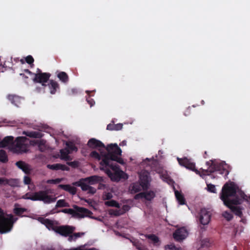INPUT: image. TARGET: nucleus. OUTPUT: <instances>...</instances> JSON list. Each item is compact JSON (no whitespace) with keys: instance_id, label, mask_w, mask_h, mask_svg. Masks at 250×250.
<instances>
[{"instance_id":"nucleus-1","label":"nucleus","mask_w":250,"mask_h":250,"mask_svg":"<svg viewBox=\"0 0 250 250\" xmlns=\"http://www.w3.org/2000/svg\"><path fill=\"white\" fill-rule=\"evenodd\" d=\"M100 154L96 151L91 152V157L98 160L102 159L100 162V169L104 170L111 180L119 181L123 177L124 172L120 170L118 166L113 165L112 161H116L123 164V160L120 157L122 150L116 144L108 145L105 149L99 150Z\"/></svg>"},{"instance_id":"nucleus-2","label":"nucleus","mask_w":250,"mask_h":250,"mask_svg":"<svg viewBox=\"0 0 250 250\" xmlns=\"http://www.w3.org/2000/svg\"><path fill=\"white\" fill-rule=\"evenodd\" d=\"M245 193L235 185L233 183H226L223 187L220 198L224 205L229 208L236 215L241 216L242 211L238 207L233 205L240 204L245 198Z\"/></svg>"},{"instance_id":"nucleus-3","label":"nucleus","mask_w":250,"mask_h":250,"mask_svg":"<svg viewBox=\"0 0 250 250\" xmlns=\"http://www.w3.org/2000/svg\"><path fill=\"white\" fill-rule=\"evenodd\" d=\"M53 189H47L35 192H28L23 195L22 198L34 201H42L44 204H50L54 202L56 200L57 197L53 195Z\"/></svg>"},{"instance_id":"nucleus-4","label":"nucleus","mask_w":250,"mask_h":250,"mask_svg":"<svg viewBox=\"0 0 250 250\" xmlns=\"http://www.w3.org/2000/svg\"><path fill=\"white\" fill-rule=\"evenodd\" d=\"M17 220L18 218L14 217L11 214L5 213L0 208V233L10 232L12 229L14 223Z\"/></svg>"},{"instance_id":"nucleus-5","label":"nucleus","mask_w":250,"mask_h":250,"mask_svg":"<svg viewBox=\"0 0 250 250\" xmlns=\"http://www.w3.org/2000/svg\"><path fill=\"white\" fill-rule=\"evenodd\" d=\"M42 223L45 225L49 229L53 230L56 232L65 237L75 230V228L73 227L68 226H55L54 222L48 219H42Z\"/></svg>"},{"instance_id":"nucleus-6","label":"nucleus","mask_w":250,"mask_h":250,"mask_svg":"<svg viewBox=\"0 0 250 250\" xmlns=\"http://www.w3.org/2000/svg\"><path fill=\"white\" fill-rule=\"evenodd\" d=\"M29 140L25 137H19L11 145L10 150L13 152L21 153L28 150Z\"/></svg>"},{"instance_id":"nucleus-7","label":"nucleus","mask_w":250,"mask_h":250,"mask_svg":"<svg viewBox=\"0 0 250 250\" xmlns=\"http://www.w3.org/2000/svg\"><path fill=\"white\" fill-rule=\"evenodd\" d=\"M74 209L65 208L62 210V212L72 215V216L79 217L84 218L86 216H90L92 212L83 208L78 207L76 206L74 207Z\"/></svg>"},{"instance_id":"nucleus-8","label":"nucleus","mask_w":250,"mask_h":250,"mask_svg":"<svg viewBox=\"0 0 250 250\" xmlns=\"http://www.w3.org/2000/svg\"><path fill=\"white\" fill-rule=\"evenodd\" d=\"M139 174L140 182L141 184L143 189L147 188L151 180L149 173L146 170H142Z\"/></svg>"},{"instance_id":"nucleus-9","label":"nucleus","mask_w":250,"mask_h":250,"mask_svg":"<svg viewBox=\"0 0 250 250\" xmlns=\"http://www.w3.org/2000/svg\"><path fill=\"white\" fill-rule=\"evenodd\" d=\"M211 213L206 208H202L199 214V220L203 225L208 224L210 220Z\"/></svg>"},{"instance_id":"nucleus-10","label":"nucleus","mask_w":250,"mask_h":250,"mask_svg":"<svg viewBox=\"0 0 250 250\" xmlns=\"http://www.w3.org/2000/svg\"><path fill=\"white\" fill-rule=\"evenodd\" d=\"M38 73L35 74V78L33 79L34 82L40 83H42V85L45 86L43 83L46 82L50 77V74L46 73H41L40 69H38Z\"/></svg>"},{"instance_id":"nucleus-11","label":"nucleus","mask_w":250,"mask_h":250,"mask_svg":"<svg viewBox=\"0 0 250 250\" xmlns=\"http://www.w3.org/2000/svg\"><path fill=\"white\" fill-rule=\"evenodd\" d=\"M155 196V193L153 191L149 190L142 192L137 194L134 196L135 200L144 198L147 201H151Z\"/></svg>"},{"instance_id":"nucleus-12","label":"nucleus","mask_w":250,"mask_h":250,"mask_svg":"<svg viewBox=\"0 0 250 250\" xmlns=\"http://www.w3.org/2000/svg\"><path fill=\"white\" fill-rule=\"evenodd\" d=\"M74 186L80 187L83 191H87V193L93 194L96 192V189L90 186L86 183L81 181L76 182L73 183Z\"/></svg>"},{"instance_id":"nucleus-13","label":"nucleus","mask_w":250,"mask_h":250,"mask_svg":"<svg viewBox=\"0 0 250 250\" xmlns=\"http://www.w3.org/2000/svg\"><path fill=\"white\" fill-rule=\"evenodd\" d=\"M225 166H226V164L224 163H221L219 165H217L215 164L213 161H211V165H210L208 169H203V171L208 173V174H209L208 173H211L215 171L220 170L222 168L225 169Z\"/></svg>"},{"instance_id":"nucleus-14","label":"nucleus","mask_w":250,"mask_h":250,"mask_svg":"<svg viewBox=\"0 0 250 250\" xmlns=\"http://www.w3.org/2000/svg\"><path fill=\"white\" fill-rule=\"evenodd\" d=\"M177 159L180 165L183 166L188 169L195 171L197 173H198V171L195 168V164L191 162L189 160L186 158L184 159H180L178 158Z\"/></svg>"},{"instance_id":"nucleus-15","label":"nucleus","mask_w":250,"mask_h":250,"mask_svg":"<svg viewBox=\"0 0 250 250\" xmlns=\"http://www.w3.org/2000/svg\"><path fill=\"white\" fill-rule=\"evenodd\" d=\"M188 231L185 228H182L176 230L173 235L176 240L180 241L185 239L188 236Z\"/></svg>"},{"instance_id":"nucleus-16","label":"nucleus","mask_w":250,"mask_h":250,"mask_svg":"<svg viewBox=\"0 0 250 250\" xmlns=\"http://www.w3.org/2000/svg\"><path fill=\"white\" fill-rule=\"evenodd\" d=\"M87 145L90 147L92 148H98L99 150L106 149L104 145L101 141L94 138L90 139L88 142Z\"/></svg>"},{"instance_id":"nucleus-17","label":"nucleus","mask_w":250,"mask_h":250,"mask_svg":"<svg viewBox=\"0 0 250 250\" xmlns=\"http://www.w3.org/2000/svg\"><path fill=\"white\" fill-rule=\"evenodd\" d=\"M16 166L25 174H29L32 170L30 165L22 161H19L16 163Z\"/></svg>"},{"instance_id":"nucleus-18","label":"nucleus","mask_w":250,"mask_h":250,"mask_svg":"<svg viewBox=\"0 0 250 250\" xmlns=\"http://www.w3.org/2000/svg\"><path fill=\"white\" fill-rule=\"evenodd\" d=\"M143 189L141 183H133L130 185L128 190L130 193L134 194L140 191Z\"/></svg>"},{"instance_id":"nucleus-19","label":"nucleus","mask_w":250,"mask_h":250,"mask_svg":"<svg viewBox=\"0 0 250 250\" xmlns=\"http://www.w3.org/2000/svg\"><path fill=\"white\" fill-rule=\"evenodd\" d=\"M14 138L12 136H7L5 137L0 142V147H5L8 146L10 149L11 145L13 144Z\"/></svg>"},{"instance_id":"nucleus-20","label":"nucleus","mask_w":250,"mask_h":250,"mask_svg":"<svg viewBox=\"0 0 250 250\" xmlns=\"http://www.w3.org/2000/svg\"><path fill=\"white\" fill-rule=\"evenodd\" d=\"M103 179L101 177L97 175L91 176L83 179L84 182L86 183L89 184L90 185H94L98 183L99 182L101 181Z\"/></svg>"},{"instance_id":"nucleus-21","label":"nucleus","mask_w":250,"mask_h":250,"mask_svg":"<svg viewBox=\"0 0 250 250\" xmlns=\"http://www.w3.org/2000/svg\"><path fill=\"white\" fill-rule=\"evenodd\" d=\"M47 168L52 170H69V167L65 165H62L61 164H56L53 165H47Z\"/></svg>"},{"instance_id":"nucleus-22","label":"nucleus","mask_w":250,"mask_h":250,"mask_svg":"<svg viewBox=\"0 0 250 250\" xmlns=\"http://www.w3.org/2000/svg\"><path fill=\"white\" fill-rule=\"evenodd\" d=\"M31 143H33V142H31ZM34 144L33 145H36L38 146V148L41 152H43L45 151L47 148V146L46 145V141L43 140H37L36 141H34Z\"/></svg>"},{"instance_id":"nucleus-23","label":"nucleus","mask_w":250,"mask_h":250,"mask_svg":"<svg viewBox=\"0 0 250 250\" xmlns=\"http://www.w3.org/2000/svg\"><path fill=\"white\" fill-rule=\"evenodd\" d=\"M59 187L71 194L74 195L76 193V188L69 185H59Z\"/></svg>"},{"instance_id":"nucleus-24","label":"nucleus","mask_w":250,"mask_h":250,"mask_svg":"<svg viewBox=\"0 0 250 250\" xmlns=\"http://www.w3.org/2000/svg\"><path fill=\"white\" fill-rule=\"evenodd\" d=\"M8 99L17 106H18L21 103V98L17 95H9L8 96Z\"/></svg>"},{"instance_id":"nucleus-25","label":"nucleus","mask_w":250,"mask_h":250,"mask_svg":"<svg viewBox=\"0 0 250 250\" xmlns=\"http://www.w3.org/2000/svg\"><path fill=\"white\" fill-rule=\"evenodd\" d=\"M73 232V231L70 233V234H69L68 235L66 236H68V240L69 242L75 241L78 238L82 237V236H83L84 234V232H77V233H74L72 234Z\"/></svg>"},{"instance_id":"nucleus-26","label":"nucleus","mask_w":250,"mask_h":250,"mask_svg":"<svg viewBox=\"0 0 250 250\" xmlns=\"http://www.w3.org/2000/svg\"><path fill=\"white\" fill-rule=\"evenodd\" d=\"M23 133L27 136L32 138H40L42 137V133L39 131H24Z\"/></svg>"},{"instance_id":"nucleus-27","label":"nucleus","mask_w":250,"mask_h":250,"mask_svg":"<svg viewBox=\"0 0 250 250\" xmlns=\"http://www.w3.org/2000/svg\"><path fill=\"white\" fill-rule=\"evenodd\" d=\"M61 158L62 159L65 161L69 160L70 159V156L68 155L70 151L68 149H62L60 151Z\"/></svg>"},{"instance_id":"nucleus-28","label":"nucleus","mask_w":250,"mask_h":250,"mask_svg":"<svg viewBox=\"0 0 250 250\" xmlns=\"http://www.w3.org/2000/svg\"><path fill=\"white\" fill-rule=\"evenodd\" d=\"M58 84L56 82L51 80L49 84V87L50 89V93L51 94H55L56 91V88H58Z\"/></svg>"},{"instance_id":"nucleus-29","label":"nucleus","mask_w":250,"mask_h":250,"mask_svg":"<svg viewBox=\"0 0 250 250\" xmlns=\"http://www.w3.org/2000/svg\"><path fill=\"white\" fill-rule=\"evenodd\" d=\"M175 196L177 198V200L179 202L180 205H184L185 204V200L184 196L182 195L180 192L178 191H175Z\"/></svg>"},{"instance_id":"nucleus-30","label":"nucleus","mask_w":250,"mask_h":250,"mask_svg":"<svg viewBox=\"0 0 250 250\" xmlns=\"http://www.w3.org/2000/svg\"><path fill=\"white\" fill-rule=\"evenodd\" d=\"M19 184V181L16 179H7V185L11 187H18Z\"/></svg>"},{"instance_id":"nucleus-31","label":"nucleus","mask_w":250,"mask_h":250,"mask_svg":"<svg viewBox=\"0 0 250 250\" xmlns=\"http://www.w3.org/2000/svg\"><path fill=\"white\" fill-rule=\"evenodd\" d=\"M58 77L61 80L62 82L65 83L68 81V76L65 72H61L58 74Z\"/></svg>"},{"instance_id":"nucleus-32","label":"nucleus","mask_w":250,"mask_h":250,"mask_svg":"<svg viewBox=\"0 0 250 250\" xmlns=\"http://www.w3.org/2000/svg\"><path fill=\"white\" fill-rule=\"evenodd\" d=\"M8 161V158L5 151L3 150H0V162L6 163Z\"/></svg>"},{"instance_id":"nucleus-33","label":"nucleus","mask_w":250,"mask_h":250,"mask_svg":"<svg viewBox=\"0 0 250 250\" xmlns=\"http://www.w3.org/2000/svg\"><path fill=\"white\" fill-rule=\"evenodd\" d=\"M146 237L150 239L155 245H157L159 242V238L154 234L146 235Z\"/></svg>"},{"instance_id":"nucleus-34","label":"nucleus","mask_w":250,"mask_h":250,"mask_svg":"<svg viewBox=\"0 0 250 250\" xmlns=\"http://www.w3.org/2000/svg\"><path fill=\"white\" fill-rule=\"evenodd\" d=\"M105 205L110 207H115L119 208L120 205L116 201L114 200H109L105 202Z\"/></svg>"},{"instance_id":"nucleus-35","label":"nucleus","mask_w":250,"mask_h":250,"mask_svg":"<svg viewBox=\"0 0 250 250\" xmlns=\"http://www.w3.org/2000/svg\"><path fill=\"white\" fill-rule=\"evenodd\" d=\"M26 210V209L25 208L15 207L14 209V212L17 215H21Z\"/></svg>"},{"instance_id":"nucleus-36","label":"nucleus","mask_w":250,"mask_h":250,"mask_svg":"<svg viewBox=\"0 0 250 250\" xmlns=\"http://www.w3.org/2000/svg\"><path fill=\"white\" fill-rule=\"evenodd\" d=\"M68 205L67 203L65 202L64 200H59L57 201L56 207L59 208V207H68Z\"/></svg>"},{"instance_id":"nucleus-37","label":"nucleus","mask_w":250,"mask_h":250,"mask_svg":"<svg viewBox=\"0 0 250 250\" xmlns=\"http://www.w3.org/2000/svg\"><path fill=\"white\" fill-rule=\"evenodd\" d=\"M66 145L67 146V147L68 148L70 151L77 150V147L75 146V145L73 144V143L71 142H67L66 143Z\"/></svg>"},{"instance_id":"nucleus-38","label":"nucleus","mask_w":250,"mask_h":250,"mask_svg":"<svg viewBox=\"0 0 250 250\" xmlns=\"http://www.w3.org/2000/svg\"><path fill=\"white\" fill-rule=\"evenodd\" d=\"M223 216L226 219L227 221H230L232 218V215L229 212L226 211L222 214Z\"/></svg>"},{"instance_id":"nucleus-39","label":"nucleus","mask_w":250,"mask_h":250,"mask_svg":"<svg viewBox=\"0 0 250 250\" xmlns=\"http://www.w3.org/2000/svg\"><path fill=\"white\" fill-rule=\"evenodd\" d=\"M207 189L209 192L216 193V188L214 185H212L211 184H207Z\"/></svg>"},{"instance_id":"nucleus-40","label":"nucleus","mask_w":250,"mask_h":250,"mask_svg":"<svg viewBox=\"0 0 250 250\" xmlns=\"http://www.w3.org/2000/svg\"><path fill=\"white\" fill-rule=\"evenodd\" d=\"M110 214L116 216L121 215L123 214V212L121 211V209H116V210H113L111 211Z\"/></svg>"},{"instance_id":"nucleus-41","label":"nucleus","mask_w":250,"mask_h":250,"mask_svg":"<svg viewBox=\"0 0 250 250\" xmlns=\"http://www.w3.org/2000/svg\"><path fill=\"white\" fill-rule=\"evenodd\" d=\"M62 179L57 178L56 179L52 180H48L47 181V183L48 184H56L60 183L62 181Z\"/></svg>"},{"instance_id":"nucleus-42","label":"nucleus","mask_w":250,"mask_h":250,"mask_svg":"<svg viewBox=\"0 0 250 250\" xmlns=\"http://www.w3.org/2000/svg\"><path fill=\"white\" fill-rule=\"evenodd\" d=\"M130 208H131V207L129 205H124L123 206V207L121 208V211L123 212V214H124L126 211H128L130 209Z\"/></svg>"},{"instance_id":"nucleus-43","label":"nucleus","mask_w":250,"mask_h":250,"mask_svg":"<svg viewBox=\"0 0 250 250\" xmlns=\"http://www.w3.org/2000/svg\"><path fill=\"white\" fill-rule=\"evenodd\" d=\"M160 176L164 181L167 182L169 184H171L173 182L172 180L167 176H165L164 175H161Z\"/></svg>"},{"instance_id":"nucleus-44","label":"nucleus","mask_w":250,"mask_h":250,"mask_svg":"<svg viewBox=\"0 0 250 250\" xmlns=\"http://www.w3.org/2000/svg\"><path fill=\"white\" fill-rule=\"evenodd\" d=\"M165 249L166 250L169 249V250H182L180 248H176L174 245L172 244L166 246Z\"/></svg>"},{"instance_id":"nucleus-45","label":"nucleus","mask_w":250,"mask_h":250,"mask_svg":"<svg viewBox=\"0 0 250 250\" xmlns=\"http://www.w3.org/2000/svg\"><path fill=\"white\" fill-rule=\"evenodd\" d=\"M25 61L27 63L31 64L33 62L34 59L33 58V57L29 55L27 57H26V58H25Z\"/></svg>"},{"instance_id":"nucleus-46","label":"nucleus","mask_w":250,"mask_h":250,"mask_svg":"<svg viewBox=\"0 0 250 250\" xmlns=\"http://www.w3.org/2000/svg\"><path fill=\"white\" fill-rule=\"evenodd\" d=\"M132 243L133 246H135L136 247V248L138 250H140L141 248L143 246V245H142L141 243H139L138 242L134 241V242H132Z\"/></svg>"},{"instance_id":"nucleus-47","label":"nucleus","mask_w":250,"mask_h":250,"mask_svg":"<svg viewBox=\"0 0 250 250\" xmlns=\"http://www.w3.org/2000/svg\"><path fill=\"white\" fill-rule=\"evenodd\" d=\"M23 182L25 185H29L31 182V179L27 176H25L23 178Z\"/></svg>"},{"instance_id":"nucleus-48","label":"nucleus","mask_w":250,"mask_h":250,"mask_svg":"<svg viewBox=\"0 0 250 250\" xmlns=\"http://www.w3.org/2000/svg\"><path fill=\"white\" fill-rule=\"evenodd\" d=\"M112 198V194L111 193L108 192L104 195V198L105 200H109Z\"/></svg>"},{"instance_id":"nucleus-49","label":"nucleus","mask_w":250,"mask_h":250,"mask_svg":"<svg viewBox=\"0 0 250 250\" xmlns=\"http://www.w3.org/2000/svg\"><path fill=\"white\" fill-rule=\"evenodd\" d=\"M7 179L4 178H0V185H7Z\"/></svg>"},{"instance_id":"nucleus-50","label":"nucleus","mask_w":250,"mask_h":250,"mask_svg":"<svg viewBox=\"0 0 250 250\" xmlns=\"http://www.w3.org/2000/svg\"><path fill=\"white\" fill-rule=\"evenodd\" d=\"M114 127L115 130H119L123 128V125L122 124L114 125Z\"/></svg>"},{"instance_id":"nucleus-51","label":"nucleus","mask_w":250,"mask_h":250,"mask_svg":"<svg viewBox=\"0 0 250 250\" xmlns=\"http://www.w3.org/2000/svg\"><path fill=\"white\" fill-rule=\"evenodd\" d=\"M67 165L72 167H76L78 166V162L76 161L71 162H67Z\"/></svg>"},{"instance_id":"nucleus-52","label":"nucleus","mask_w":250,"mask_h":250,"mask_svg":"<svg viewBox=\"0 0 250 250\" xmlns=\"http://www.w3.org/2000/svg\"><path fill=\"white\" fill-rule=\"evenodd\" d=\"M107 129L110 130H115V128L114 127V125H111V124L108 125L107 126Z\"/></svg>"},{"instance_id":"nucleus-53","label":"nucleus","mask_w":250,"mask_h":250,"mask_svg":"<svg viewBox=\"0 0 250 250\" xmlns=\"http://www.w3.org/2000/svg\"><path fill=\"white\" fill-rule=\"evenodd\" d=\"M87 102L90 105V106H92L95 104V102L92 99H90V100L87 99Z\"/></svg>"},{"instance_id":"nucleus-54","label":"nucleus","mask_w":250,"mask_h":250,"mask_svg":"<svg viewBox=\"0 0 250 250\" xmlns=\"http://www.w3.org/2000/svg\"><path fill=\"white\" fill-rule=\"evenodd\" d=\"M146 161H148V162L153 161V159L146 158V160H144L143 162V164H144L146 162Z\"/></svg>"},{"instance_id":"nucleus-55","label":"nucleus","mask_w":250,"mask_h":250,"mask_svg":"<svg viewBox=\"0 0 250 250\" xmlns=\"http://www.w3.org/2000/svg\"><path fill=\"white\" fill-rule=\"evenodd\" d=\"M126 145V142L125 141H124L122 142L121 143V144H120V145L122 146H125Z\"/></svg>"},{"instance_id":"nucleus-56","label":"nucleus","mask_w":250,"mask_h":250,"mask_svg":"<svg viewBox=\"0 0 250 250\" xmlns=\"http://www.w3.org/2000/svg\"><path fill=\"white\" fill-rule=\"evenodd\" d=\"M92 214H90V216H88V217H90L91 218H93V219H96V220H98L99 221H101V219H99V218H96V217H92L91 216V215Z\"/></svg>"},{"instance_id":"nucleus-57","label":"nucleus","mask_w":250,"mask_h":250,"mask_svg":"<svg viewBox=\"0 0 250 250\" xmlns=\"http://www.w3.org/2000/svg\"><path fill=\"white\" fill-rule=\"evenodd\" d=\"M206 165L209 167L210 165H211V161L210 162H206Z\"/></svg>"},{"instance_id":"nucleus-58","label":"nucleus","mask_w":250,"mask_h":250,"mask_svg":"<svg viewBox=\"0 0 250 250\" xmlns=\"http://www.w3.org/2000/svg\"><path fill=\"white\" fill-rule=\"evenodd\" d=\"M139 250H147V249L145 248V247L143 246L141 248V249Z\"/></svg>"},{"instance_id":"nucleus-59","label":"nucleus","mask_w":250,"mask_h":250,"mask_svg":"<svg viewBox=\"0 0 250 250\" xmlns=\"http://www.w3.org/2000/svg\"><path fill=\"white\" fill-rule=\"evenodd\" d=\"M25 71L26 72H27V73H29V74H31V72L29 70H28V69H26V70H25Z\"/></svg>"},{"instance_id":"nucleus-60","label":"nucleus","mask_w":250,"mask_h":250,"mask_svg":"<svg viewBox=\"0 0 250 250\" xmlns=\"http://www.w3.org/2000/svg\"><path fill=\"white\" fill-rule=\"evenodd\" d=\"M74 91H75V89H72V92L73 93H74V92H75Z\"/></svg>"},{"instance_id":"nucleus-61","label":"nucleus","mask_w":250,"mask_h":250,"mask_svg":"<svg viewBox=\"0 0 250 250\" xmlns=\"http://www.w3.org/2000/svg\"><path fill=\"white\" fill-rule=\"evenodd\" d=\"M226 173L228 174L229 173V172L228 171H226Z\"/></svg>"},{"instance_id":"nucleus-62","label":"nucleus","mask_w":250,"mask_h":250,"mask_svg":"<svg viewBox=\"0 0 250 250\" xmlns=\"http://www.w3.org/2000/svg\"><path fill=\"white\" fill-rule=\"evenodd\" d=\"M204 242H207V241H202V243H203Z\"/></svg>"},{"instance_id":"nucleus-63","label":"nucleus","mask_w":250,"mask_h":250,"mask_svg":"<svg viewBox=\"0 0 250 250\" xmlns=\"http://www.w3.org/2000/svg\"><path fill=\"white\" fill-rule=\"evenodd\" d=\"M202 104H204V101H202Z\"/></svg>"}]
</instances>
